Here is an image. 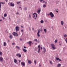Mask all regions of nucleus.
Here are the masks:
<instances>
[{"label":"nucleus","mask_w":67,"mask_h":67,"mask_svg":"<svg viewBox=\"0 0 67 67\" xmlns=\"http://www.w3.org/2000/svg\"><path fill=\"white\" fill-rule=\"evenodd\" d=\"M2 52H0V56H2Z\"/></svg>","instance_id":"bb28decb"},{"label":"nucleus","mask_w":67,"mask_h":67,"mask_svg":"<svg viewBox=\"0 0 67 67\" xmlns=\"http://www.w3.org/2000/svg\"><path fill=\"white\" fill-rule=\"evenodd\" d=\"M32 30H33V31H34V28L33 27H32Z\"/></svg>","instance_id":"de8ad7c7"},{"label":"nucleus","mask_w":67,"mask_h":67,"mask_svg":"<svg viewBox=\"0 0 67 67\" xmlns=\"http://www.w3.org/2000/svg\"><path fill=\"white\" fill-rule=\"evenodd\" d=\"M19 63H20L21 62V60H19Z\"/></svg>","instance_id":"4d7b16f0"},{"label":"nucleus","mask_w":67,"mask_h":67,"mask_svg":"<svg viewBox=\"0 0 67 67\" xmlns=\"http://www.w3.org/2000/svg\"><path fill=\"white\" fill-rule=\"evenodd\" d=\"M21 27H23V26H21Z\"/></svg>","instance_id":"774afa93"},{"label":"nucleus","mask_w":67,"mask_h":67,"mask_svg":"<svg viewBox=\"0 0 67 67\" xmlns=\"http://www.w3.org/2000/svg\"><path fill=\"white\" fill-rule=\"evenodd\" d=\"M40 31H41V32H42V31H43V29H40Z\"/></svg>","instance_id":"f704fd0d"},{"label":"nucleus","mask_w":67,"mask_h":67,"mask_svg":"<svg viewBox=\"0 0 67 67\" xmlns=\"http://www.w3.org/2000/svg\"><path fill=\"white\" fill-rule=\"evenodd\" d=\"M43 1L44 0H40V2H42V1Z\"/></svg>","instance_id":"79ce46f5"},{"label":"nucleus","mask_w":67,"mask_h":67,"mask_svg":"<svg viewBox=\"0 0 67 67\" xmlns=\"http://www.w3.org/2000/svg\"><path fill=\"white\" fill-rule=\"evenodd\" d=\"M2 21V19H1V20H0V21Z\"/></svg>","instance_id":"69168bd1"},{"label":"nucleus","mask_w":67,"mask_h":67,"mask_svg":"<svg viewBox=\"0 0 67 67\" xmlns=\"http://www.w3.org/2000/svg\"><path fill=\"white\" fill-rule=\"evenodd\" d=\"M56 60H59V58H57L56 57Z\"/></svg>","instance_id":"b1692460"},{"label":"nucleus","mask_w":67,"mask_h":67,"mask_svg":"<svg viewBox=\"0 0 67 67\" xmlns=\"http://www.w3.org/2000/svg\"><path fill=\"white\" fill-rule=\"evenodd\" d=\"M58 11H57V10H56V12L57 13H58Z\"/></svg>","instance_id":"0e129e2a"},{"label":"nucleus","mask_w":67,"mask_h":67,"mask_svg":"<svg viewBox=\"0 0 67 67\" xmlns=\"http://www.w3.org/2000/svg\"><path fill=\"white\" fill-rule=\"evenodd\" d=\"M12 44L13 45H15V43H12Z\"/></svg>","instance_id":"37998d69"},{"label":"nucleus","mask_w":67,"mask_h":67,"mask_svg":"<svg viewBox=\"0 0 67 67\" xmlns=\"http://www.w3.org/2000/svg\"><path fill=\"white\" fill-rule=\"evenodd\" d=\"M38 49H40V48H41V46L40 45H38Z\"/></svg>","instance_id":"5701e85b"},{"label":"nucleus","mask_w":67,"mask_h":67,"mask_svg":"<svg viewBox=\"0 0 67 67\" xmlns=\"http://www.w3.org/2000/svg\"><path fill=\"white\" fill-rule=\"evenodd\" d=\"M20 29V27L19 26H16L15 27V30L16 32H17L18 31H19V29Z\"/></svg>","instance_id":"f03ea898"},{"label":"nucleus","mask_w":67,"mask_h":67,"mask_svg":"<svg viewBox=\"0 0 67 67\" xmlns=\"http://www.w3.org/2000/svg\"><path fill=\"white\" fill-rule=\"evenodd\" d=\"M2 18H3V19L4 20V19H5V18L3 17H2Z\"/></svg>","instance_id":"ea45409f"},{"label":"nucleus","mask_w":67,"mask_h":67,"mask_svg":"<svg viewBox=\"0 0 67 67\" xmlns=\"http://www.w3.org/2000/svg\"><path fill=\"white\" fill-rule=\"evenodd\" d=\"M59 61H60V62H61V61H62V60H61V59H59Z\"/></svg>","instance_id":"09e8293b"},{"label":"nucleus","mask_w":67,"mask_h":67,"mask_svg":"<svg viewBox=\"0 0 67 67\" xmlns=\"http://www.w3.org/2000/svg\"><path fill=\"white\" fill-rule=\"evenodd\" d=\"M21 32H23V30H21Z\"/></svg>","instance_id":"5fc2aeb1"},{"label":"nucleus","mask_w":67,"mask_h":67,"mask_svg":"<svg viewBox=\"0 0 67 67\" xmlns=\"http://www.w3.org/2000/svg\"><path fill=\"white\" fill-rule=\"evenodd\" d=\"M20 41H22V39L20 38Z\"/></svg>","instance_id":"6e6d98bb"},{"label":"nucleus","mask_w":67,"mask_h":67,"mask_svg":"<svg viewBox=\"0 0 67 67\" xmlns=\"http://www.w3.org/2000/svg\"><path fill=\"white\" fill-rule=\"evenodd\" d=\"M64 37H66L67 36V35L66 34H65L64 35Z\"/></svg>","instance_id":"a878e982"},{"label":"nucleus","mask_w":67,"mask_h":67,"mask_svg":"<svg viewBox=\"0 0 67 67\" xmlns=\"http://www.w3.org/2000/svg\"><path fill=\"white\" fill-rule=\"evenodd\" d=\"M43 49H44V53H45V52H46V49H45V48L44 47L43 48Z\"/></svg>","instance_id":"f8f14e48"},{"label":"nucleus","mask_w":67,"mask_h":67,"mask_svg":"<svg viewBox=\"0 0 67 67\" xmlns=\"http://www.w3.org/2000/svg\"><path fill=\"white\" fill-rule=\"evenodd\" d=\"M7 44V43H6L5 42H4V46H6V44Z\"/></svg>","instance_id":"a211bd4d"},{"label":"nucleus","mask_w":67,"mask_h":67,"mask_svg":"<svg viewBox=\"0 0 67 67\" xmlns=\"http://www.w3.org/2000/svg\"><path fill=\"white\" fill-rule=\"evenodd\" d=\"M14 62L15 63H17V62H18V61L17 60H16V59H14Z\"/></svg>","instance_id":"9d476101"},{"label":"nucleus","mask_w":67,"mask_h":67,"mask_svg":"<svg viewBox=\"0 0 67 67\" xmlns=\"http://www.w3.org/2000/svg\"><path fill=\"white\" fill-rule=\"evenodd\" d=\"M40 33V30H38V32L37 33V35L38 37H40V34L39 33Z\"/></svg>","instance_id":"1a4fd4ad"},{"label":"nucleus","mask_w":67,"mask_h":67,"mask_svg":"<svg viewBox=\"0 0 67 67\" xmlns=\"http://www.w3.org/2000/svg\"><path fill=\"white\" fill-rule=\"evenodd\" d=\"M38 51L37 52L38 53H40V51H41V50H40V49H38Z\"/></svg>","instance_id":"aec40b11"},{"label":"nucleus","mask_w":67,"mask_h":67,"mask_svg":"<svg viewBox=\"0 0 67 67\" xmlns=\"http://www.w3.org/2000/svg\"><path fill=\"white\" fill-rule=\"evenodd\" d=\"M51 45L53 49H55L56 48L55 47V45H54V44H51Z\"/></svg>","instance_id":"f257e3e1"},{"label":"nucleus","mask_w":67,"mask_h":67,"mask_svg":"<svg viewBox=\"0 0 67 67\" xmlns=\"http://www.w3.org/2000/svg\"><path fill=\"white\" fill-rule=\"evenodd\" d=\"M61 24L63 26L64 25V22L63 21H62L61 22Z\"/></svg>","instance_id":"ddd939ff"},{"label":"nucleus","mask_w":67,"mask_h":67,"mask_svg":"<svg viewBox=\"0 0 67 67\" xmlns=\"http://www.w3.org/2000/svg\"><path fill=\"white\" fill-rule=\"evenodd\" d=\"M49 15H50L51 16V18H53V17L54 16V14H53V13L52 12H51L49 13Z\"/></svg>","instance_id":"7ed1b4c3"},{"label":"nucleus","mask_w":67,"mask_h":67,"mask_svg":"<svg viewBox=\"0 0 67 67\" xmlns=\"http://www.w3.org/2000/svg\"><path fill=\"white\" fill-rule=\"evenodd\" d=\"M33 14V15H34V14H35L36 15V17H37V14H36V13H35L34 14Z\"/></svg>","instance_id":"7c9ffc66"},{"label":"nucleus","mask_w":67,"mask_h":67,"mask_svg":"<svg viewBox=\"0 0 67 67\" xmlns=\"http://www.w3.org/2000/svg\"><path fill=\"white\" fill-rule=\"evenodd\" d=\"M40 22L41 23H44V21L43 20H41V21Z\"/></svg>","instance_id":"393cba45"},{"label":"nucleus","mask_w":67,"mask_h":67,"mask_svg":"<svg viewBox=\"0 0 67 67\" xmlns=\"http://www.w3.org/2000/svg\"><path fill=\"white\" fill-rule=\"evenodd\" d=\"M16 48L18 49H20V47L18 46H16Z\"/></svg>","instance_id":"412c9836"},{"label":"nucleus","mask_w":67,"mask_h":67,"mask_svg":"<svg viewBox=\"0 0 67 67\" xmlns=\"http://www.w3.org/2000/svg\"><path fill=\"white\" fill-rule=\"evenodd\" d=\"M21 64L23 65V66H25V63L22 62L21 63Z\"/></svg>","instance_id":"6e6552de"},{"label":"nucleus","mask_w":67,"mask_h":67,"mask_svg":"<svg viewBox=\"0 0 67 67\" xmlns=\"http://www.w3.org/2000/svg\"><path fill=\"white\" fill-rule=\"evenodd\" d=\"M41 11V9L40 8H38V10L37 11V13H38L39 14L40 13Z\"/></svg>","instance_id":"20e7f679"},{"label":"nucleus","mask_w":67,"mask_h":67,"mask_svg":"<svg viewBox=\"0 0 67 67\" xmlns=\"http://www.w3.org/2000/svg\"><path fill=\"white\" fill-rule=\"evenodd\" d=\"M7 14H4V17H6L7 16Z\"/></svg>","instance_id":"c9c22d12"},{"label":"nucleus","mask_w":67,"mask_h":67,"mask_svg":"<svg viewBox=\"0 0 67 67\" xmlns=\"http://www.w3.org/2000/svg\"><path fill=\"white\" fill-rule=\"evenodd\" d=\"M19 13L18 12H17L16 13V14H19Z\"/></svg>","instance_id":"3c124183"},{"label":"nucleus","mask_w":67,"mask_h":67,"mask_svg":"<svg viewBox=\"0 0 67 67\" xmlns=\"http://www.w3.org/2000/svg\"><path fill=\"white\" fill-rule=\"evenodd\" d=\"M34 62L35 65H36V60H35V61H34Z\"/></svg>","instance_id":"cd10ccee"},{"label":"nucleus","mask_w":67,"mask_h":67,"mask_svg":"<svg viewBox=\"0 0 67 67\" xmlns=\"http://www.w3.org/2000/svg\"><path fill=\"white\" fill-rule=\"evenodd\" d=\"M43 49V48L42 47H41V49Z\"/></svg>","instance_id":"e2e57ef3"},{"label":"nucleus","mask_w":67,"mask_h":67,"mask_svg":"<svg viewBox=\"0 0 67 67\" xmlns=\"http://www.w3.org/2000/svg\"><path fill=\"white\" fill-rule=\"evenodd\" d=\"M57 40H55V43H56L57 42Z\"/></svg>","instance_id":"58836bf2"},{"label":"nucleus","mask_w":67,"mask_h":67,"mask_svg":"<svg viewBox=\"0 0 67 67\" xmlns=\"http://www.w3.org/2000/svg\"><path fill=\"white\" fill-rule=\"evenodd\" d=\"M10 6H11V7H14V4H12V3H11L10 4Z\"/></svg>","instance_id":"0eeeda50"},{"label":"nucleus","mask_w":67,"mask_h":67,"mask_svg":"<svg viewBox=\"0 0 67 67\" xmlns=\"http://www.w3.org/2000/svg\"><path fill=\"white\" fill-rule=\"evenodd\" d=\"M50 64H51V65H53V63L51 61H50Z\"/></svg>","instance_id":"2f4dec72"},{"label":"nucleus","mask_w":67,"mask_h":67,"mask_svg":"<svg viewBox=\"0 0 67 67\" xmlns=\"http://www.w3.org/2000/svg\"><path fill=\"white\" fill-rule=\"evenodd\" d=\"M19 9H21V7H19Z\"/></svg>","instance_id":"13d9d810"},{"label":"nucleus","mask_w":67,"mask_h":67,"mask_svg":"<svg viewBox=\"0 0 67 67\" xmlns=\"http://www.w3.org/2000/svg\"><path fill=\"white\" fill-rule=\"evenodd\" d=\"M41 66V64H39V67H40Z\"/></svg>","instance_id":"8fccbe9b"},{"label":"nucleus","mask_w":67,"mask_h":67,"mask_svg":"<svg viewBox=\"0 0 67 67\" xmlns=\"http://www.w3.org/2000/svg\"><path fill=\"white\" fill-rule=\"evenodd\" d=\"M46 4H44L43 5V7L44 8H46Z\"/></svg>","instance_id":"f3484780"},{"label":"nucleus","mask_w":67,"mask_h":67,"mask_svg":"<svg viewBox=\"0 0 67 67\" xmlns=\"http://www.w3.org/2000/svg\"><path fill=\"white\" fill-rule=\"evenodd\" d=\"M17 4H20V2H16Z\"/></svg>","instance_id":"c756f323"},{"label":"nucleus","mask_w":67,"mask_h":67,"mask_svg":"<svg viewBox=\"0 0 67 67\" xmlns=\"http://www.w3.org/2000/svg\"><path fill=\"white\" fill-rule=\"evenodd\" d=\"M35 15H34V16L33 17V18H34V17H35Z\"/></svg>","instance_id":"680f3d73"},{"label":"nucleus","mask_w":67,"mask_h":67,"mask_svg":"<svg viewBox=\"0 0 67 67\" xmlns=\"http://www.w3.org/2000/svg\"><path fill=\"white\" fill-rule=\"evenodd\" d=\"M21 57V54H20L19 55V57L20 58Z\"/></svg>","instance_id":"e433bc0d"},{"label":"nucleus","mask_w":67,"mask_h":67,"mask_svg":"<svg viewBox=\"0 0 67 67\" xmlns=\"http://www.w3.org/2000/svg\"><path fill=\"white\" fill-rule=\"evenodd\" d=\"M28 64H31L32 63V61L31 60H28Z\"/></svg>","instance_id":"9b49d317"},{"label":"nucleus","mask_w":67,"mask_h":67,"mask_svg":"<svg viewBox=\"0 0 67 67\" xmlns=\"http://www.w3.org/2000/svg\"><path fill=\"white\" fill-rule=\"evenodd\" d=\"M34 18H34L35 19H36V18H35V17Z\"/></svg>","instance_id":"338daca9"},{"label":"nucleus","mask_w":67,"mask_h":67,"mask_svg":"<svg viewBox=\"0 0 67 67\" xmlns=\"http://www.w3.org/2000/svg\"><path fill=\"white\" fill-rule=\"evenodd\" d=\"M24 10L26 11V10H27V8L26 7L24 8Z\"/></svg>","instance_id":"4c0bfd02"},{"label":"nucleus","mask_w":67,"mask_h":67,"mask_svg":"<svg viewBox=\"0 0 67 67\" xmlns=\"http://www.w3.org/2000/svg\"><path fill=\"white\" fill-rule=\"evenodd\" d=\"M59 45H62V44L61 43H59Z\"/></svg>","instance_id":"052dcab7"},{"label":"nucleus","mask_w":67,"mask_h":67,"mask_svg":"<svg viewBox=\"0 0 67 67\" xmlns=\"http://www.w3.org/2000/svg\"><path fill=\"white\" fill-rule=\"evenodd\" d=\"M23 51L25 53H26V51H27V50L26 49H23Z\"/></svg>","instance_id":"2eb2a0df"},{"label":"nucleus","mask_w":67,"mask_h":67,"mask_svg":"<svg viewBox=\"0 0 67 67\" xmlns=\"http://www.w3.org/2000/svg\"><path fill=\"white\" fill-rule=\"evenodd\" d=\"M43 31H44V32L45 33H46L47 32V30H46V29H44L43 30Z\"/></svg>","instance_id":"6ab92c4d"},{"label":"nucleus","mask_w":67,"mask_h":67,"mask_svg":"<svg viewBox=\"0 0 67 67\" xmlns=\"http://www.w3.org/2000/svg\"><path fill=\"white\" fill-rule=\"evenodd\" d=\"M61 66V64H58V66L57 67H60Z\"/></svg>","instance_id":"dca6fc26"},{"label":"nucleus","mask_w":67,"mask_h":67,"mask_svg":"<svg viewBox=\"0 0 67 67\" xmlns=\"http://www.w3.org/2000/svg\"><path fill=\"white\" fill-rule=\"evenodd\" d=\"M3 61V58L2 57H0V62H2Z\"/></svg>","instance_id":"423d86ee"},{"label":"nucleus","mask_w":67,"mask_h":67,"mask_svg":"<svg viewBox=\"0 0 67 67\" xmlns=\"http://www.w3.org/2000/svg\"><path fill=\"white\" fill-rule=\"evenodd\" d=\"M27 43L28 44H31V43H32V41H30L29 42H27Z\"/></svg>","instance_id":"4468645a"},{"label":"nucleus","mask_w":67,"mask_h":67,"mask_svg":"<svg viewBox=\"0 0 67 67\" xmlns=\"http://www.w3.org/2000/svg\"><path fill=\"white\" fill-rule=\"evenodd\" d=\"M5 0V2H8V0Z\"/></svg>","instance_id":"603ef678"},{"label":"nucleus","mask_w":67,"mask_h":67,"mask_svg":"<svg viewBox=\"0 0 67 67\" xmlns=\"http://www.w3.org/2000/svg\"><path fill=\"white\" fill-rule=\"evenodd\" d=\"M24 48H26V47L25 46H24Z\"/></svg>","instance_id":"864d4df0"},{"label":"nucleus","mask_w":67,"mask_h":67,"mask_svg":"<svg viewBox=\"0 0 67 67\" xmlns=\"http://www.w3.org/2000/svg\"><path fill=\"white\" fill-rule=\"evenodd\" d=\"M37 47H36L35 49V51H37Z\"/></svg>","instance_id":"c85d7f7f"},{"label":"nucleus","mask_w":67,"mask_h":67,"mask_svg":"<svg viewBox=\"0 0 67 67\" xmlns=\"http://www.w3.org/2000/svg\"><path fill=\"white\" fill-rule=\"evenodd\" d=\"M34 41H35V42H37V40L36 39H35L34 40Z\"/></svg>","instance_id":"473e14b6"},{"label":"nucleus","mask_w":67,"mask_h":67,"mask_svg":"<svg viewBox=\"0 0 67 67\" xmlns=\"http://www.w3.org/2000/svg\"><path fill=\"white\" fill-rule=\"evenodd\" d=\"M29 30H30V31H31V28H30V27H29Z\"/></svg>","instance_id":"a18cd8bd"},{"label":"nucleus","mask_w":67,"mask_h":67,"mask_svg":"<svg viewBox=\"0 0 67 67\" xmlns=\"http://www.w3.org/2000/svg\"><path fill=\"white\" fill-rule=\"evenodd\" d=\"M2 5H1V3L0 2V8H1V6Z\"/></svg>","instance_id":"72a5a7b5"},{"label":"nucleus","mask_w":67,"mask_h":67,"mask_svg":"<svg viewBox=\"0 0 67 67\" xmlns=\"http://www.w3.org/2000/svg\"><path fill=\"white\" fill-rule=\"evenodd\" d=\"M1 3H2V4H5V3L2 2Z\"/></svg>","instance_id":"49530a36"},{"label":"nucleus","mask_w":67,"mask_h":67,"mask_svg":"<svg viewBox=\"0 0 67 67\" xmlns=\"http://www.w3.org/2000/svg\"><path fill=\"white\" fill-rule=\"evenodd\" d=\"M45 4H46L47 3V2H44Z\"/></svg>","instance_id":"bf43d9fd"},{"label":"nucleus","mask_w":67,"mask_h":67,"mask_svg":"<svg viewBox=\"0 0 67 67\" xmlns=\"http://www.w3.org/2000/svg\"><path fill=\"white\" fill-rule=\"evenodd\" d=\"M13 35H14V36H19V34L14 32L13 34Z\"/></svg>","instance_id":"39448f33"},{"label":"nucleus","mask_w":67,"mask_h":67,"mask_svg":"<svg viewBox=\"0 0 67 67\" xmlns=\"http://www.w3.org/2000/svg\"><path fill=\"white\" fill-rule=\"evenodd\" d=\"M19 55V54H16V56H18Z\"/></svg>","instance_id":"a19ab883"},{"label":"nucleus","mask_w":67,"mask_h":67,"mask_svg":"<svg viewBox=\"0 0 67 67\" xmlns=\"http://www.w3.org/2000/svg\"><path fill=\"white\" fill-rule=\"evenodd\" d=\"M9 37L10 38H12V35H10L9 36Z\"/></svg>","instance_id":"4be33fe9"},{"label":"nucleus","mask_w":67,"mask_h":67,"mask_svg":"<svg viewBox=\"0 0 67 67\" xmlns=\"http://www.w3.org/2000/svg\"><path fill=\"white\" fill-rule=\"evenodd\" d=\"M29 17L30 18H31V15H29Z\"/></svg>","instance_id":"c03bdc74"}]
</instances>
